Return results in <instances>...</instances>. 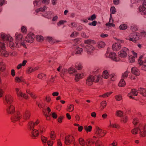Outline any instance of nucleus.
Segmentation results:
<instances>
[{
  "mask_svg": "<svg viewBox=\"0 0 146 146\" xmlns=\"http://www.w3.org/2000/svg\"><path fill=\"white\" fill-rule=\"evenodd\" d=\"M132 54L133 56L131 55H129L128 57L129 61L130 63H133L135 62V58H137V53L133 51H131Z\"/></svg>",
  "mask_w": 146,
  "mask_h": 146,
  "instance_id": "18",
  "label": "nucleus"
},
{
  "mask_svg": "<svg viewBox=\"0 0 146 146\" xmlns=\"http://www.w3.org/2000/svg\"><path fill=\"white\" fill-rule=\"evenodd\" d=\"M105 45V43L102 41L98 42V46L99 48H102L104 47Z\"/></svg>",
  "mask_w": 146,
  "mask_h": 146,
  "instance_id": "48",
  "label": "nucleus"
},
{
  "mask_svg": "<svg viewBox=\"0 0 146 146\" xmlns=\"http://www.w3.org/2000/svg\"><path fill=\"white\" fill-rule=\"evenodd\" d=\"M109 123H110V125H109V127H113V128H117L118 125L116 124V123H113L110 120H109Z\"/></svg>",
  "mask_w": 146,
  "mask_h": 146,
  "instance_id": "47",
  "label": "nucleus"
},
{
  "mask_svg": "<svg viewBox=\"0 0 146 146\" xmlns=\"http://www.w3.org/2000/svg\"><path fill=\"white\" fill-rule=\"evenodd\" d=\"M113 92H107L103 94L99 95V97L100 98H106L109 96Z\"/></svg>",
  "mask_w": 146,
  "mask_h": 146,
  "instance_id": "38",
  "label": "nucleus"
},
{
  "mask_svg": "<svg viewBox=\"0 0 146 146\" xmlns=\"http://www.w3.org/2000/svg\"><path fill=\"white\" fill-rule=\"evenodd\" d=\"M130 29L133 32L135 31L138 30V27L136 25L133 24L131 26Z\"/></svg>",
  "mask_w": 146,
  "mask_h": 146,
  "instance_id": "39",
  "label": "nucleus"
},
{
  "mask_svg": "<svg viewBox=\"0 0 146 146\" xmlns=\"http://www.w3.org/2000/svg\"><path fill=\"white\" fill-rule=\"evenodd\" d=\"M142 57L141 56L140 57L138 60V63L140 65L146 66V59L143 60L141 59Z\"/></svg>",
  "mask_w": 146,
  "mask_h": 146,
  "instance_id": "32",
  "label": "nucleus"
},
{
  "mask_svg": "<svg viewBox=\"0 0 146 146\" xmlns=\"http://www.w3.org/2000/svg\"><path fill=\"white\" fill-rule=\"evenodd\" d=\"M41 141L44 146H52L53 141L50 139L48 140V138L44 136H41Z\"/></svg>",
  "mask_w": 146,
  "mask_h": 146,
  "instance_id": "10",
  "label": "nucleus"
},
{
  "mask_svg": "<svg viewBox=\"0 0 146 146\" xmlns=\"http://www.w3.org/2000/svg\"><path fill=\"white\" fill-rule=\"evenodd\" d=\"M133 33L134 42H135L136 41L140 39L141 38V37L139 33L138 32H135Z\"/></svg>",
  "mask_w": 146,
  "mask_h": 146,
  "instance_id": "28",
  "label": "nucleus"
},
{
  "mask_svg": "<svg viewBox=\"0 0 146 146\" xmlns=\"http://www.w3.org/2000/svg\"><path fill=\"white\" fill-rule=\"evenodd\" d=\"M75 67L78 70H80L82 68V66L81 64H77V65H75Z\"/></svg>",
  "mask_w": 146,
  "mask_h": 146,
  "instance_id": "64",
  "label": "nucleus"
},
{
  "mask_svg": "<svg viewBox=\"0 0 146 146\" xmlns=\"http://www.w3.org/2000/svg\"><path fill=\"white\" fill-rule=\"evenodd\" d=\"M117 141L116 140L113 141L112 143L110 144V146H117Z\"/></svg>",
  "mask_w": 146,
  "mask_h": 146,
  "instance_id": "63",
  "label": "nucleus"
},
{
  "mask_svg": "<svg viewBox=\"0 0 146 146\" xmlns=\"http://www.w3.org/2000/svg\"><path fill=\"white\" fill-rule=\"evenodd\" d=\"M36 40L39 42H41L43 40V37L41 35H37L36 36Z\"/></svg>",
  "mask_w": 146,
  "mask_h": 146,
  "instance_id": "49",
  "label": "nucleus"
},
{
  "mask_svg": "<svg viewBox=\"0 0 146 146\" xmlns=\"http://www.w3.org/2000/svg\"><path fill=\"white\" fill-rule=\"evenodd\" d=\"M96 18V16L95 14L91 16L88 17V19L89 21H93Z\"/></svg>",
  "mask_w": 146,
  "mask_h": 146,
  "instance_id": "62",
  "label": "nucleus"
},
{
  "mask_svg": "<svg viewBox=\"0 0 146 146\" xmlns=\"http://www.w3.org/2000/svg\"><path fill=\"white\" fill-rule=\"evenodd\" d=\"M6 65L5 63L2 61H0V71L3 72L6 70Z\"/></svg>",
  "mask_w": 146,
  "mask_h": 146,
  "instance_id": "25",
  "label": "nucleus"
},
{
  "mask_svg": "<svg viewBox=\"0 0 146 146\" xmlns=\"http://www.w3.org/2000/svg\"><path fill=\"white\" fill-rule=\"evenodd\" d=\"M45 76L46 74H45L41 73L38 75L37 77L40 79L43 80L44 79Z\"/></svg>",
  "mask_w": 146,
  "mask_h": 146,
  "instance_id": "56",
  "label": "nucleus"
},
{
  "mask_svg": "<svg viewBox=\"0 0 146 146\" xmlns=\"http://www.w3.org/2000/svg\"><path fill=\"white\" fill-rule=\"evenodd\" d=\"M84 42L86 45L81 44V46L84 48L85 51L88 54H92L94 50V48L92 44H96V42L91 39H87L85 40Z\"/></svg>",
  "mask_w": 146,
  "mask_h": 146,
  "instance_id": "4",
  "label": "nucleus"
},
{
  "mask_svg": "<svg viewBox=\"0 0 146 146\" xmlns=\"http://www.w3.org/2000/svg\"><path fill=\"white\" fill-rule=\"evenodd\" d=\"M34 71V69L32 67H29L26 71V73L27 74H29Z\"/></svg>",
  "mask_w": 146,
  "mask_h": 146,
  "instance_id": "53",
  "label": "nucleus"
},
{
  "mask_svg": "<svg viewBox=\"0 0 146 146\" xmlns=\"http://www.w3.org/2000/svg\"><path fill=\"white\" fill-rule=\"evenodd\" d=\"M15 91L17 97L19 98H23L25 99H27L28 96L25 94H23L20 89L16 88H15Z\"/></svg>",
  "mask_w": 146,
  "mask_h": 146,
  "instance_id": "14",
  "label": "nucleus"
},
{
  "mask_svg": "<svg viewBox=\"0 0 146 146\" xmlns=\"http://www.w3.org/2000/svg\"><path fill=\"white\" fill-rule=\"evenodd\" d=\"M133 36L134 33H130L128 36H127L125 38L127 40H129L130 41H132L134 42Z\"/></svg>",
  "mask_w": 146,
  "mask_h": 146,
  "instance_id": "36",
  "label": "nucleus"
},
{
  "mask_svg": "<svg viewBox=\"0 0 146 146\" xmlns=\"http://www.w3.org/2000/svg\"><path fill=\"white\" fill-rule=\"evenodd\" d=\"M83 52L82 48L76 46L75 48L74 53L76 54L82 55Z\"/></svg>",
  "mask_w": 146,
  "mask_h": 146,
  "instance_id": "22",
  "label": "nucleus"
},
{
  "mask_svg": "<svg viewBox=\"0 0 146 146\" xmlns=\"http://www.w3.org/2000/svg\"><path fill=\"white\" fill-rule=\"evenodd\" d=\"M15 42L14 38L9 34L2 33L0 34V56L7 57L9 55V52L6 49V46L8 45L12 49L19 47L21 45H24V37L21 33L16 32L14 35Z\"/></svg>",
  "mask_w": 146,
  "mask_h": 146,
  "instance_id": "1",
  "label": "nucleus"
},
{
  "mask_svg": "<svg viewBox=\"0 0 146 146\" xmlns=\"http://www.w3.org/2000/svg\"><path fill=\"white\" fill-rule=\"evenodd\" d=\"M50 138L51 140L53 141L56 138V135L55 132L53 131H52L51 132L50 135Z\"/></svg>",
  "mask_w": 146,
  "mask_h": 146,
  "instance_id": "45",
  "label": "nucleus"
},
{
  "mask_svg": "<svg viewBox=\"0 0 146 146\" xmlns=\"http://www.w3.org/2000/svg\"><path fill=\"white\" fill-rule=\"evenodd\" d=\"M123 113L121 110H117L116 112L115 115L117 116L121 117L123 115Z\"/></svg>",
  "mask_w": 146,
  "mask_h": 146,
  "instance_id": "55",
  "label": "nucleus"
},
{
  "mask_svg": "<svg viewBox=\"0 0 146 146\" xmlns=\"http://www.w3.org/2000/svg\"><path fill=\"white\" fill-rule=\"evenodd\" d=\"M139 127L138 128H135L133 129L131 131L132 133L133 134H137L139 131Z\"/></svg>",
  "mask_w": 146,
  "mask_h": 146,
  "instance_id": "58",
  "label": "nucleus"
},
{
  "mask_svg": "<svg viewBox=\"0 0 146 146\" xmlns=\"http://www.w3.org/2000/svg\"><path fill=\"white\" fill-rule=\"evenodd\" d=\"M21 31L22 33L26 34L27 31V28L25 26H22L21 28Z\"/></svg>",
  "mask_w": 146,
  "mask_h": 146,
  "instance_id": "35",
  "label": "nucleus"
},
{
  "mask_svg": "<svg viewBox=\"0 0 146 146\" xmlns=\"http://www.w3.org/2000/svg\"><path fill=\"white\" fill-rule=\"evenodd\" d=\"M13 102V98L10 94H6L5 97L4 102L6 105L12 104Z\"/></svg>",
  "mask_w": 146,
  "mask_h": 146,
  "instance_id": "11",
  "label": "nucleus"
},
{
  "mask_svg": "<svg viewBox=\"0 0 146 146\" xmlns=\"http://www.w3.org/2000/svg\"><path fill=\"white\" fill-rule=\"evenodd\" d=\"M123 41L121 40H119L117 42L113 44L112 46V49L114 51H118L121 48V43L123 42Z\"/></svg>",
  "mask_w": 146,
  "mask_h": 146,
  "instance_id": "15",
  "label": "nucleus"
},
{
  "mask_svg": "<svg viewBox=\"0 0 146 146\" xmlns=\"http://www.w3.org/2000/svg\"><path fill=\"white\" fill-rule=\"evenodd\" d=\"M100 142V141H99L98 139V138L95 136H94L92 138L88 139H86V143L87 146H91L93 143L95 142L96 146H98Z\"/></svg>",
  "mask_w": 146,
  "mask_h": 146,
  "instance_id": "8",
  "label": "nucleus"
},
{
  "mask_svg": "<svg viewBox=\"0 0 146 146\" xmlns=\"http://www.w3.org/2000/svg\"><path fill=\"white\" fill-rule=\"evenodd\" d=\"M46 40L51 43L59 42V41L56 40L54 37L51 36H47L46 37Z\"/></svg>",
  "mask_w": 146,
  "mask_h": 146,
  "instance_id": "26",
  "label": "nucleus"
},
{
  "mask_svg": "<svg viewBox=\"0 0 146 146\" xmlns=\"http://www.w3.org/2000/svg\"><path fill=\"white\" fill-rule=\"evenodd\" d=\"M84 129L86 132L88 133V132H90L92 131V127L91 125H89L88 126L86 125H85L84 126Z\"/></svg>",
  "mask_w": 146,
  "mask_h": 146,
  "instance_id": "43",
  "label": "nucleus"
},
{
  "mask_svg": "<svg viewBox=\"0 0 146 146\" xmlns=\"http://www.w3.org/2000/svg\"><path fill=\"white\" fill-rule=\"evenodd\" d=\"M129 73V71L128 70L126 71L123 74L122 76V78L123 79L126 78Z\"/></svg>",
  "mask_w": 146,
  "mask_h": 146,
  "instance_id": "57",
  "label": "nucleus"
},
{
  "mask_svg": "<svg viewBox=\"0 0 146 146\" xmlns=\"http://www.w3.org/2000/svg\"><path fill=\"white\" fill-rule=\"evenodd\" d=\"M131 73L136 76H139L140 74L139 70L136 67H133L131 69Z\"/></svg>",
  "mask_w": 146,
  "mask_h": 146,
  "instance_id": "23",
  "label": "nucleus"
},
{
  "mask_svg": "<svg viewBox=\"0 0 146 146\" xmlns=\"http://www.w3.org/2000/svg\"><path fill=\"white\" fill-rule=\"evenodd\" d=\"M74 140L73 137L71 135H68L66 137L65 139V143L67 145H68L70 144L72 141Z\"/></svg>",
  "mask_w": 146,
  "mask_h": 146,
  "instance_id": "20",
  "label": "nucleus"
},
{
  "mask_svg": "<svg viewBox=\"0 0 146 146\" xmlns=\"http://www.w3.org/2000/svg\"><path fill=\"white\" fill-rule=\"evenodd\" d=\"M66 23V21L64 20H61L58 21L57 23V27H60Z\"/></svg>",
  "mask_w": 146,
  "mask_h": 146,
  "instance_id": "41",
  "label": "nucleus"
},
{
  "mask_svg": "<svg viewBox=\"0 0 146 146\" xmlns=\"http://www.w3.org/2000/svg\"><path fill=\"white\" fill-rule=\"evenodd\" d=\"M106 106V102L105 101H102L100 104V108L102 110Z\"/></svg>",
  "mask_w": 146,
  "mask_h": 146,
  "instance_id": "46",
  "label": "nucleus"
},
{
  "mask_svg": "<svg viewBox=\"0 0 146 146\" xmlns=\"http://www.w3.org/2000/svg\"><path fill=\"white\" fill-rule=\"evenodd\" d=\"M78 141L80 144L82 146H84L86 144L84 139L82 138H79Z\"/></svg>",
  "mask_w": 146,
  "mask_h": 146,
  "instance_id": "52",
  "label": "nucleus"
},
{
  "mask_svg": "<svg viewBox=\"0 0 146 146\" xmlns=\"http://www.w3.org/2000/svg\"><path fill=\"white\" fill-rule=\"evenodd\" d=\"M40 121L38 119L34 121H30L28 123L29 127L31 131L32 137L33 138L38 136L39 131L41 133H43L45 130L44 127L42 125H39Z\"/></svg>",
  "mask_w": 146,
  "mask_h": 146,
  "instance_id": "2",
  "label": "nucleus"
},
{
  "mask_svg": "<svg viewBox=\"0 0 146 146\" xmlns=\"http://www.w3.org/2000/svg\"><path fill=\"white\" fill-rule=\"evenodd\" d=\"M26 92L29 94L33 98H35L36 97L35 94L31 92L29 89H27L26 90Z\"/></svg>",
  "mask_w": 146,
  "mask_h": 146,
  "instance_id": "59",
  "label": "nucleus"
},
{
  "mask_svg": "<svg viewBox=\"0 0 146 146\" xmlns=\"http://www.w3.org/2000/svg\"><path fill=\"white\" fill-rule=\"evenodd\" d=\"M111 14H114L116 12V10L115 8L113 7H111L110 9Z\"/></svg>",
  "mask_w": 146,
  "mask_h": 146,
  "instance_id": "61",
  "label": "nucleus"
},
{
  "mask_svg": "<svg viewBox=\"0 0 146 146\" xmlns=\"http://www.w3.org/2000/svg\"><path fill=\"white\" fill-rule=\"evenodd\" d=\"M126 83L123 78H121L119 81L118 86L119 87H123L125 86Z\"/></svg>",
  "mask_w": 146,
  "mask_h": 146,
  "instance_id": "37",
  "label": "nucleus"
},
{
  "mask_svg": "<svg viewBox=\"0 0 146 146\" xmlns=\"http://www.w3.org/2000/svg\"><path fill=\"white\" fill-rule=\"evenodd\" d=\"M128 119L127 117L126 116H123L121 119V121L122 122L126 123Z\"/></svg>",
  "mask_w": 146,
  "mask_h": 146,
  "instance_id": "60",
  "label": "nucleus"
},
{
  "mask_svg": "<svg viewBox=\"0 0 146 146\" xmlns=\"http://www.w3.org/2000/svg\"><path fill=\"white\" fill-rule=\"evenodd\" d=\"M129 50L126 47L123 48L118 53V54L119 58H126L129 54Z\"/></svg>",
  "mask_w": 146,
  "mask_h": 146,
  "instance_id": "7",
  "label": "nucleus"
},
{
  "mask_svg": "<svg viewBox=\"0 0 146 146\" xmlns=\"http://www.w3.org/2000/svg\"><path fill=\"white\" fill-rule=\"evenodd\" d=\"M115 100L117 101H120L122 100V95L121 94H118L115 96Z\"/></svg>",
  "mask_w": 146,
  "mask_h": 146,
  "instance_id": "50",
  "label": "nucleus"
},
{
  "mask_svg": "<svg viewBox=\"0 0 146 146\" xmlns=\"http://www.w3.org/2000/svg\"><path fill=\"white\" fill-rule=\"evenodd\" d=\"M93 75H90L86 79V84L88 86H90L92 85L94 82Z\"/></svg>",
  "mask_w": 146,
  "mask_h": 146,
  "instance_id": "19",
  "label": "nucleus"
},
{
  "mask_svg": "<svg viewBox=\"0 0 146 146\" xmlns=\"http://www.w3.org/2000/svg\"><path fill=\"white\" fill-rule=\"evenodd\" d=\"M138 92L144 96H146V89L140 88L138 90Z\"/></svg>",
  "mask_w": 146,
  "mask_h": 146,
  "instance_id": "29",
  "label": "nucleus"
},
{
  "mask_svg": "<svg viewBox=\"0 0 146 146\" xmlns=\"http://www.w3.org/2000/svg\"><path fill=\"white\" fill-rule=\"evenodd\" d=\"M34 34L30 32L26 36L25 40L28 42L32 43L34 41Z\"/></svg>",
  "mask_w": 146,
  "mask_h": 146,
  "instance_id": "16",
  "label": "nucleus"
},
{
  "mask_svg": "<svg viewBox=\"0 0 146 146\" xmlns=\"http://www.w3.org/2000/svg\"><path fill=\"white\" fill-rule=\"evenodd\" d=\"M15 81L17 83L23 82L24 79L22 77H16L15 78Z\"/></svg>",
  "mask_w": 146,
  "mask_h": 146,
  "instance_id": "51",
  "label": "nucleus"
},
{
  "mask_svg": "<svg viewBox=\"0 0 146 146\" xmlns=\"http://www.w3.org/2000/svg\"><path fill=\"white\" fill-rule=\"evenodd\" d=\"M137 91L135 89H132L131 92L128 93V96L130 98L133 99V96H137L138 93Z\"/></svg>",
  "mask_w": 146,
  "mask_h": 146,
  "instance_id": "21",
  "label": "nucleus"
},
{
  "mask_svg": "<svg viewBox=\"0 0 146 146\" xmlns=\"http://www.w3.org/2000/svg\"><path fill=\"white\" fill-rule=\"evenodd\" d=\"M68 72L69 74H73L76 73L77 71L75 68L73 67H71L69 68L68 70Z\"/></svg>",
  "mask_w": 146,
  "mask_h": 146,
  "instance_id": "34",
  "label": "nucleus"
},
{
  "mask_svg": "<svg viewBox=\"0 0 146 146\" xmlns=\"http://www.w3.org/2000/svg\"><path fill=\"white\" fill-rule=\"evenodd\" d=\"M30 112L29 110H26L23 112L22 114L23 119L24 120L29 119L30 117Z\"/></svg>",
  "mask_w": 146,
  "mask_h": 146,
  "instance_id": "17",
  "label": "nucleus"
},
{
  "mask_svg": "<svg viewBox=\"0 0 146 146\" xmlns=\"http://www.w3.org/2000/svg\"><path fill=\"white\" fill-rule=\"evenodd\" d=\"M27 62V60H23L21 63H20L18 65L17 67V68L18 70L21 69L22 67H24L25 66Z\"/></svg>",
  "mask_w": 146,
  "mask_h": 146,
  "instance_id": "24",
  "label": "nucleus"
},
{
  "mask_svg": "<svg viewBox=\"0 0 146 146\" xmlns=\"http://www.w3.org/2000/svg\"><path fill=\"white\" fill-rule=\"evenodd\" d=\"M84 75L83 73H78L75 75V80L76 82H78L80 79L82 78Z\"/></svg>",
  "mask_w": 146,
  "mask_h": 146,
  "instance_id": "27",
  "label": "nucleus"
},
{
  "mask_svg": "<svg viewBox=\"0 0 146 146\" xmlns=\"http://www.w3.org/2000/svg\"><path fill=\"white\" fill-rule=\"evenodd\" d=\"M127 28V25L126 24H121L119 27L118 29L120 30H125Z\"/></svg>",
  "mask_w": 146,
  "mask_h": 146,
  "instance_id": "40",
  "label": "nucleus"
},
{
  "mask_svg": "<svg viewBox=\"0 0 146 146\" xmlns=\"http://www.w3.org/2000/svg\"><path fill=\"white\" fill-rule=\"evenodd\" d=\"M139 129L140 136L141 137L146 136V124H143L139 123Z\"/></svg>",
  "mask_w": 146,
  "mask_h": 146,
  "instance_id": "9",
  "label": "nucleus"
},
{
  "mask_svg": "<svg viewBox=\"0 0 146 146\" xmlns=\"http://www.w3.org/2000/svg\"><path fill=\"white\" fill-rule=\"evenodd\" d=\"M47 9V7L46 6H44L43 7H40L39 8L35 10V12L36 13L40 11L43 12L44 11Z\"/></svg>",
  "mask_w": 146,
  "mask_h": 146,
  "instance_id": "42",
  "label": "nucleus"
},
{
  "mask_svg": "<svg viewBox=\"0 0 146 146\" xmlns=\"http://www.w3.org/2000/svg\"><path fill=\"white\" fill-rule=\"evenodd\" d=\"M5 93L4 88L3 87H0V98L2 97Z\"/></svg>",
  "mask_w": 146,
  "mask_h": 146,
  "instance_id": "54",
  "label": "nucleus"
},
{
  "mask_svg": "<svg viewBox=\"0 0 146 146\" xmlns=\"http://www.w3.org/2000/svg\"><path fill=\"white\" fill-rule=\"evenodd\" d=\"M74 109V105L72 104H70L67 106V110L69 112L73 111Z\"/></svg>",
  "mask_w": 146,
  "mask_h": 146,
  "instance_id": "44",
  "label": "nucleus"
},
{
  "mask_svg": "<svg viewBox=\"0 0 146 146\" xmlns=\"http://www.w3.org/2000/svg\"><path fill=\"white\" fill-rule=\"evenodd\" d=\"M34 7L37 8L39 7L41 4V0H35L33 2Z\"/></svg>",
  "mask_w": 146,
  "mask_h": 146,
  "instance_id": "31",
  "label": "nucleus"
},
{
  "mask_svg": "<svg viewBox=\"0 0 146 146\" xmlns=\"http://www.w3.org/2000/svg\"><path fill=\"white\" fill-rule=\"evenodd\" d=\"M7 106V110L8 113L12 114L11 117V120L13 123L19 121L21 115L19 112L15 111V108L13 104L6 105Z\"/></svg>",
  "mask_w": 146,
  "mask_h": 146,
  "instance_id": "3",
  "label": "nucleus"
},
{
  "mask_svg": "<svg viewBox=\"0 0 146 146\" xmlns=\"http://www.w3.org/2000/svg\"><path fill=\"white\" fill-rule=\"evenodd\" d=\"M105 56L106 58H109L115 62H118L121 60V59L119 58L118 55H117L116 53L114 52L111 51L110 48H108L105 54Z\"/></svg>",
  "mask_w": 146,
  "mask_h": 146,
  "instance_id": "5",
  "label": "nucleus"
},
{
  "mask_svg": "<svg viewBox=\"0 0 146 146\" xmlns=\"http://www.w3.org/2000/svg\"><path fill=\"white\" fill-rule=\"evenodd\" d=\"M52 14V12L50 11L46 12L42 14L44 17L46 18H50Z\"/></svg>",
  "mask_w": 146,
  "mask_h": 146,
  "instance_id": "33",
  "label": "nucleus"
},
{
  "mask_svg": "<svg viewBox=\"0 0 146 146\" xmlns=\"http://www.w3.org/2000/svg\"><path fill=\"white\" fill-rule=\"evenodd\" d=\"M94 82L97 83L99 82L100 80L102 79L101 76L100 74L93 75Z\"/></svg>",
  "mask_w": 146,
  "mask_h": 146,
  "instance_id": "30",
  "label": "nucleus"
},
{
  "mask_svg": "<svg viewBox=\"0 0 146 146\" xmlns=\"http://www.w3.org/2000/svg\"><path fill=\"white\" fill-rule=\"evenodd\" d=\"M107 131L106 130L102 129L99 127L97 128V130L95 136L98 140V138L104 136L106 134Z\"/></svg>",
  "mask_w": 146,
  "mask_h": 146,
  "instance_id": "13",
  "label": "nucleus"
},
{
  "mask_svg": "<svg viewBox=\"0 0 146 146\" xmlns=\"http://www.w3.org/2000/svg\"><path fill=\"white\" fill-rule=\"evenodd\" d=\"M138 12L141 15L146 16V1H144L142 5L139 6Z\"/></svg>",
  "mask_w": 146,
  "mask_h": 146,
  "instance_id": "12",
  "label": "nucleus"
},
{
  "mask_svg": "<svg viewBox=\"0 0 146 146\" xmlns=\"http://www.w3.org/2000/svg\"><path fill=\"white\" fill-rule=\"evenodd\" d=\"M102 77L105 79L109 78L111 81H114L116 79V75L114 73L110 74L109 71L108 70H104L102 73Z\"/></svg>",
  "mask_w": 146,
  "mask_h": 146,
  "instance_id": "6",
  "label": "nucleus"
}]
</instances>
